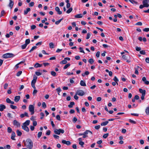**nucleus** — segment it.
Here are the masks:
<instances>
[{
  "label": "nucleus",
  "instance_id": "37",
  "mask_svg": "<svg viewBox=\"0 0 149 149\" xmlns=\"http://www.w3.org/2000/svg\"><path fill=\"white\" fill-rule=\"evenodd\" d=\"M37 78H36L35 79H33L31 81V84H34L36 82Z\"/></svg>",
  "mask_w": 149,
  "mask_h": 149
},
{
  "label": "nucleus",
  "instance_id": "62",
  "mask_svg": "<svg viewBox=\"0 0 149 149\" xmlns=\"http://www.w3.org/2000/svg\"><path fill=\"white\" fill-rule=\"evenodd\" d=\"M34 5V3L33 2H31L29 4V6L32 7Z\"/></svg>",
  "mask_w": 149,
  "mask_h": 149
},
{
  "label": "nucleus",
  "instance_id": "56",
  "mask_svg": "<svg viewBox=\"0 0 149 149\" xmlns=\"http://www.w3.org/2000/svg\"><path fill=\"white\" fill-rule=\"evenodd\" d=\"M42 107L44 108H45L46 107V103L45 102H43L42 103Z\"/></svg>",
  "mask_w": 149,
  "mask_h": 149
},
{
  "label": "nucleus",
  "instance_id": "10",
  "mask_svg": "<svg viewBox=\"0 0 149 149\" xmlns=\"http://www.w3.org/2000/svg\"><path fill=\"white\" fill-rule=\"evenodd\" d=\"M55 10L57 12L58 14L59 15H61L62 13V11H60V9L58 7H56L55 8Z\"/></svg>",
  "mask_w": 149,
  "mask_h": 149
},
{
  "label": "nucleus",
  "instance_id": "4",
  "mask_svg": "<svg viewBox=\"0 0 149 149\" xmlns=\"http://www.w3.org/2000/svg\"><path fill=\"white\" fill-rule=\"evenodd\" d=\"M122 57L123 59L126 60L127 62L130 63L131 62V61L129 59V58H130V57L129 56L124 55H123Z\"/></svg>",
  "mask_w": 149,
  "mask_h": 149
},
{
  "label": "nucleus",
  "instance_id": "16",
  "mask_svg": "<svg viewBox=\"0 0 149 149\" xmlns=\"http://www.w3.org/2000/svg\"><path fill=\"white\" fill-rule=\"evenodd\" d=\"M42 66V64H40L38 63H36L34 65V67L36 68L40 67Z\"/></svg>",
  "mask_w": 149,
  "mask_h": 149
},
{
  "label": "nucleus",
  "instance_id": "24",
  "mask_svg": "<svg viewBox=\"0 0 149 149\" xmlns=\"http://www.w3.org/2000/svg\"><path fill=\"white\" fill-rule=\"evenodd\" d=\"M74 102H71L70 104L68 105V107L70 108H72L73 105H74Z\"/></svg>",
  "mask_w": 149,
  "mask_h": 149
},
{
  "label": "nucleus",
  "instance_id": "29",
  "mask_svg": "<svg viewBox=\"0 0 149 149\" xmlns=\"http://www.w3.org/2000/svg\"><path fill=\"white\" fill-rule=\"evenodd\" d=\"M70 65V63H68L66 65H65V66L63 67V68L64 69H65L68 68L69 67Z\"/></svg>",
  "mask_w": 149,
  "mask_h": 149
},
{
  "label": "nucleus",
  "instance_id": "11",
  "mask_svg": "<svg viewBox=\"0 0 149 149\" xmlns=\"http://www.w3.org/2000/svg\"><path fill=\"white\" fill-rule=\"evenodd\" d=\"M25 116L29 117L28 113L26 112H25L24 113H22L20 115V117L21 118H23Z\"/></svg>",
  "mask_w": 149,
  "mask_h": 149
},
{
  "label": "nucleus",
  "instance_id": "58",
  "mask_svg": "<svg viewBox=\"0 0 149 149\" xmlns=\"http://www.w3.org/2000/svg\"><path fill=\"white\" fill-rule=\"evenodd\" d=\"M77 118L76 117H74V118L72 120V121L74 123H75L77 121Z\"/></svg>",
  "mask_w": 149,
  "mask_h": 149
},
{
  "label": "nucleus",
  "instance_id": "41",
  "mask_svg": "<svg viewBox=\"0 0 149 149\" xmlns=\"http://www.w3.org/2000/svg\"><path fill=\"white\" fill-rule=\"evenodd\" d=\"M27 45L25 44H24L21 45V48L22 49H24L26 48L27 46Z\"/></svg>",
  "mask_w": 149,
  "mask_h": 149
},
{
  "label": "nucleus",
  "instance_id": "55",
  "mask_svg": "<svg viewBox=\"0 0 149 149\" xmlns=\"http://www.w3.org/2000/svg\"><path fill=\"white\" fill-rule=\"evenodd\" d=\"M143 31L146 32L149 31V28H145L143 30Z\"/></svg>",
  "mask_w": 149,
  "mask_h": 149
},
{
  "label": "nucleus",
  "instance_id": "60",
  "mask_svg": "<svg viewBox=\"0 0 149 149\" xmlns=\"http://www.w3.org/2000/svg\"><path fill=\"white\" fill-rule=\"evenodd\" d=\"M31 29L33 30L36 28V26L35 25H32L31 26Z\"/></svg>",
  "mask_w": 149,
  "mask_h": 149
},
{
  "label": "nucleus",
  "instance_id": "1",
  "mask_svg": "<svg viewBox=\"0 0 149 149\" xmlns=\"http://www.w3.org/2000/svg\"><path fill=\"white\" fill-rule=\"evenodd\" d=\"M23 142H24L25 145L28 148L31 149L33 147V143L30 139H27L25 142L24 141Z\"/></svg>",
  "mask_w": 149,
  "mask_h": 149
},
{
  "label": "nucleus",
  "instance_id": "28",
  "mask_svg": "<svg viewBox=\"0 0 149 149\" xmlns=\"http://www.w3.org/2000/svg\"><path fill=\"white\" fill-rule=\"evenodd\" d=\"M67 63V61L66 60H65L64 59L62 60V61H61L60 62V63L61 64H66Z\"/></svg>",
  "mask_w": 149,
  "mask_h": 149
},
{
  "label": "nucleus",
  "instance_id": "8",
  "mask_svg": "<svg viewBox=\"0 0 149 149\" xmlns=\"http://www.w3.org/2000/svg\"><path fill=\"white\" fill-rule=\"evenodd\" d=\"M22 128L23 129L27 132H29V127L26 125H22Z\"/></svg>",
  "mask_w": 149,
  "mask_h": 149
},
{
  "label": "nucleus",
  "instance_id": "53",
  "mask_svg": "<svg viewBox=\"0 0 149 149\" xmlns=\"http://www.w3.org/2000/svg\"><path fill=\"white\" fill-rule=\"evenodd\" d=\"M79 49L80 50V52L85 54L84 51L83 50V49L81 47H80Z\"/></svg>",
  "mask_w": 149,
  "mask_h": 149
},
{
  "label": "nucleus",
  "instance_id": "30",
  "mask_svg": "<svg viewBox=\"0 0 149 149\" xmlns=\"http://www.w3.org/2000/svg\"><path fill=\"white\" fill-rule=\"evenodd\" d=\"M56 91L58 93V94L59 95H60V94H59V93L61 91V88L60 87H59L58 88H57L56 89Z\"/></svg>",
  "mask_w": 149,
  "mask_h": 149
},
{
  "label": "nucleus",
  "instance_id": "50",
  "mask_svg": "<svg viewBox=\"0 0 149 149\" xmlns=\"http://www.w3.org/2000/svg\"><path fill=\"white\" fill-rule=\"evenodd\" d=\"M11 101V100L8 98L6 99V102L8 103H10Z\"/></svg>",
  "mask_w": 149,
  "mask_h": 149
},
{
  "label": "nucleus",
  "instance_id": "33",
  "mask_svg": "<svg viewBox=\"0 0 149 149\" xmlns=\"http://www.w3.org/2000/svg\"><path fill=\"white\" fill-rule=\"evenodd\" d=\"M37 48V47L36 46H34L29 51V52L30 53H31L32 51H33L34 49H36Z\"/></svg>",
  "mask_w": 149,
  "mask_h": 149
},
{
  "label": "nucleus",
  "instance_id": "57",
  "mask_svg": "<svg viewBox=\"0 0 149 149\" xmlns=\"http://www.w3.org/2000/svg\"><path fill=\"white\" fill-rule=\"evenodd\" d=\"M129 121L132 123L135 124L136 123V122L135 121L131 119L129 120Z\"/></svg>",
  "mask_w": 149,
  "mask_h": 149
},
{
  "label": "nucleus",
  "instance_id": "39",
  "mask_svg": "<svg viewBox=\"0 0 149 149\" xmlns=\"http://www.w3.org/2000/svg\"><path fill=\"white\" fill-rule=\"evenodd\" d=\"M146 112L147 115H149V107L146 108Z\"/></svg>",
  "mask_w": 149,
  "mask_h": 149
},
{
  "label": "nucleus",
  "instance_id": "7",
  "mask_svg": "<svg viewBox=\"0 0 149 149\" xmlns=\"http://www.w3.org/2000/svg\"><path fill=\"white\" fill-rule=\"evenodd\" d=\"M9 1L10 2L8 4V6L10 7V8L11 9L13 6L14 2L12 0H9Z\"/></svg>",
  "mask_w": 149,
  "mask_h": 149
},
{
  "label": "nucleus",
  "instance_id": "63",
  "mask_svg": "<svg viewBox=\"0 0 149 149\" xmlns=\"http://www.w3.org/2000/svg\"><path fill=\"white\" fill-rule=\"evenodd\" d=\"M56 119L58 120H61V118L60 117V116L59 115H57L56 116Z\"/></svg>",
  "mask_w": 149,
  "mask_h": 149
},
{
  "label": "nucleus",
  "instance_id": "32",
  "mask_svg": "<svg viewBox=\"0 0 149 149\" xmlns=\"http://www.w3.org/2000/svg\"><path fill=\"white\" fill-rule=\"evenodd\" d=\"M113 80L118 85V80L116 76H115L114 77V78H113Z\"/></svg>",
  "mask_w": 149,
  "mask_h": 149
},
{
  "label": "nucleus",
  "instance_id": "12",
  "mask_svg": "<svg viewBox=\"0 0 149 149\" xmlns=\"http://www.w3.org/2000/svg\"><path fill=\"white\" fill-rule=\"evenodd\" d=\"M139 92L142 94V95H145L146 91L145 90H143L141 88H139Z\"/></svg>",
  "mask_w": 149,
  "mask_h": 149
},
{
  "label": "nucleus",
  "instance_id": "34",
  "mask_svg": "<svg viewBox=\"0 0 149 149\" xmlns=\"http://www.w3.org/2000/svg\"><path fill=\"white\" fill-rule=\"evenodd\" d=\"M72 8H70L66 11V13L68 14L69 13L72 12Z\"/></svg>",
  "mask_w": 149,
  "mask_h": 149
},
{
  "label": "nucleus",
  "instance_id": "40",
  "mask_svg": "<svg viewBox=\"0 0 149 149\" xmlns=\"http://www.w3.org/2000/svg\"><path fill=\"white\" fill-rule=\"evenodd\" d=\"M51 74L54 76H55L56 75V72L54 71H52L51 72Z\"/></svg>",
  "mask_w": 149,
  "mask_h": 149
},
{
  "label": "nucleus",
  "instance_id": "49",
  "mask_svg": "<svg viewBox=\"0 0 149 149\" xmlns=\"http://www.w3.org/2000/svg\"><path fill=\"white\" fill-rule=\"evenodd\" d=\"M40 115L41 116L40 117V119H42L44 117V114L43 112H41L40 113Z\"/></svg>",
  "mask_w": 149,
  "mask_h": 149
},
{
  "label": "nucleus",
  "instance_id": "45",
  "mask_svg": "<svg viewBox=\"0 0 149 149\" xmlns=\"http://www.w3.org/2000/svg\"><path fill=\"white\" fill-rule=\"evenodd\" d=\"M140 54L143 55H145L146 54V52L144 50H142L140 51Z\"/></svg>",
  "mask_w": 149,
  "mask_h": 149
},
{
  "label": "nucleus",
  "instance_id": "27",
  "mask_svg": "<svg viewBox=\"0 0 149 149\" xmlns=\"http://www.w3.org/2000/svg\"><path fill=\"white\" fill-rule=\"evenodd\" d=\"M108 123H109L108 121H106L105 122L102 123L101 124V125L102 126L106 125L108 124Z\"/></svg>",
  "mask_w": 149,
  "mask_h": 149
},
{
  "label": "nucleus",
  "instance_id": "64",
  "mask_svg": "<svg viewBox=\"0 0 149 149\" xmlns=\"http://www.w3.org/2000/svg\"><path fill=\"white\" fill-rule=\"evenodd\" d=\"M5 11L4 10L1 11V17L5 13Z\"/></svg>",
  "mask_w": 149,
  "mask_h": 149
},
{
  "label": "nucleus",
  "instance_id": "38",
  "mask_svg": "<svg viewBox=\"0 0 149 149\" xmlns=\"http://www.w3.org/2000/svg\"><path fill=\"white\" fill-rule=\"evenodd\" d=\"M129 1L130 2H131L133 4L134 3L136 4H138L137 2L136 1H135L134 0H129Z\"/></svg>",
  "mask_w": 149,
  "mask_h": 149
},
{
  "label": "nucleus",
  "instance_id": "51",
  "mask_svg": "<svg viewBox=\"0 0 149 149\" xmlns=\"http://www.w3.org/2000/svg\"><path fill=\"white\" fill-rule=\"evenodd\" d=\"M4 148L5 149L6 148L7 149H10V145H6V146H5L4 147Z\"/></svg>",
  "mask_w": 149,
  "mask_h": 149
},
{
  "label": "nucleus",
  "instance_id": "22",
  "mask_svg": "<svg viewBox=\"0 0 149 149\" xmlns=\"http://www.w3.org/2000/svg\"><path fill=\"white\" fill-rule=\"evenodd\" d=\"M16 132L17 136H20L22 135V132L20 131H19V130H17Z\"/></svg>",
  "mask_w": 149,
  "mask_h": 149
},
{
  "label": "nucleus",
  "instance_id": "48",
  "mask_svg": "<svg viewBox=\"0 0 149 149\" xmlns=\"http://www.w3.org/2000/svg\"><path fill=\"white\" fill-rule=\"evenodd\" d=\"M91 35L90 33H88L87 34V36L86 37V39H89Z\"/></svg>",
  "mask_w": 149,
  "mask_h": 149
},
{
  "label": "nucleus",
  "instance_id": "3",
  "mask_svg": "<svg viewBox=\"0 0 149 149\" xmlns=\"http://www.w3.org/2000/svg\"><path fill=\"white\" fill-rule=\"evenodd\" d=\"M54 133L57 134L59 135L61 133L63 134L64 132V130L62 129H55L54 130Z\"/></svg>",
  "mask_w": 149,
  "mask_h": 149
},
{
  "label": "nucleus",
  "instance_id": "47",
  "mask_svg": "<svg viewBox=\"0 0 149 149\" xmlns=\"http://www.w3.org/2000/svg\"><path fill=\"white\" fill-rule=\"evenodd\" d=\"M22 73V71H19L17 72V74L16 75L17 76L19 77V76Z\"/></svg>",
  "mask_w": 149,
  "mask_h": 149
},
{
  "label": "nucleus",
  "instance_id": "35",
  "mask_svg": "<svg viewBox=\"0 0 149 149\" xmlns=\"http://www.w3.org/2000/svg\"><path fill=\"white\" fill-rule=\"evenodd\" d=\"M7 132L9 133H10L11 132H12V129L10 127H8Z\"/></svg>",
  "mask_w": 149,
  "mask_h": 149
},
{
  "label": "nucleus",
  "instance_id": "31",
  "mask_svg": "<svg viewBox=\"0 0 149 149\" xmlns=\"http://www.w3.org/2000/svg\"><path fill=\"white\" fill-rule=\"evenodd\" d=\"M30 43V40L29 39H27L25 41V44L27 45Z\"/></svg>",
  "mask_w": 149,
  "mask_h": 149
},
{
  "label": "nucleus",
  "instance_id": "2",
  "mask_svg": "<svg viewBox=\"0 0 149 149\" xmlns=\"http://www.w3.org/2000/svg\"><path fill=\"white\" fill-rule=\"evenodd\" d=\"M14 55L11 53H7L4 54L2 56V57L5 58H10L13 57Z\"/></svg>",
  "mask_w": 149,
  "mask_h": 149
},
{
  "label": "nucleus",
  "instance_id": "26",
  "mask_svg": "<svg viewBox=\"0 0 149 149\" xmlns=\"http://www.w3.org/2000/svg\"><path fill=\"white\" fill-rule=\"evenodd\" d=\"M49 46L51 48H54V44L52 42L49 43Z\"/></svg>",
  "mask_w": 149,
  "mask_h": 149
},
{
  "label": "nucleus",
  "instance_id": "61",
  "mask_svg": "<svg viewBox=\"0 0 149 149\" xmlns=\"http://www.w3.org/2000/svg\"><path fill=\"white\" fill-rule=\"evenodd\" d=\"M42 42L40 41L36 43V46L40 45H42Z\"/></svg>",
  "mask_w": 149,
  "mask_h": 149
},
{
  "label": "nucleus",
  "instance_id": "59",
  "mask_svg": "<svg viewBox=\"0 0 149 149\" xmlns=\"http://www.w3.org/2000/svg\"><path fill=\"white\" fill-rule=\"evenodd\" d=\"M100 55V52L99 51L97 52L96 54V56L97 57H99Z\"/></svg>",
  "mask_w": 149,
  "mask_h": 149
},
{
  "label": "nucleus",
  "instance_id": "14",
  "mask_svg": "<svg viewBox=\"0 0 149 149\" xmlns=\"http://www.w3.org/2000/svg\"><path fill=\"white\" fill-rule=\"evenodd\" d=\"M15 132L13 131H12V133L11 136V139L13 140H15Z\"/></svg>",
  "mask_w": 149,
  "mask_h": 149
},
{
  "label": "nucleus",
  "instance_id": "23",
  "mask_svg": "<svg viewBox=\"0 0 149 149\" xmlns=\"http://www.w3.org/2000/svg\"><path fill=\"white\" fill-rule=\"evenodd\" d=\"M88 133H91V134H92V133L91 131H90L89 130H86V131L84 133V135L85 134V135H86Z\"/></svg>",
  "mask_w": 149,
  "mask_h": 149
},
{
  "label": "nucleus",
  "instance_id": "17",
  "mask_svg": "<svg viewBox=\"0 0 149 149\" xmlns=\"http://www.w3.org/2000/svg\"><path fill=\"white\" fill-rule=\"evenodd\" d=\"M31 10V9L30 8H27L26 10H24V14L26 15Z\"/></svg>",
  "mask_w": 149,
  "mask_h": 149
},
{
  "label": "nucleus",
  "instance_id": "21",
  "mask_svg": "<svg viewBox=\"0 0 149 149\" xmlns=\"http://www.w3.org/2000/svg\"><path fill=\"white\" fill-rule=\"evenodd\" d=\"M149 2V0H143L142 3L143 4H147L148 5V7L149 6V4L148 3Z\"/></svg>",
  "mask_w": 149,
  "mask_h": 149
},
{
  "label": "nucleus",
  "instance_id": "19",
  "mask_svg": "<svg viewBox=\"0 0 149 149\" xmlns=\"http://www.w3.org/2000/svg\"><path fill=\"white\" fill-rule=\"evenodd\" d=\"M80 84L81 86H86L85 81L83 80L81 81Z\"/></svg>",
  "mask_w": 149,
  "mask_h": 149
},
{
  "label": "nucleus",
  "instance_id": "20",
  "mask_svg": "<svg viewBox=\"0 0 149 149\" xmlns=\"http://www.w3.org/2000/svg\"><path fill=\"white\" fill-rule=\"evenodd\" d=\"M30 122V121L29 120H27L22 125H26V126H28L29 125Z\"/></svg>",
  "mask_w": 149,
  "mask_h": 149
},
{
  "label": "nucleus",
  "instance_id": "25",
  "mask_svg": "<svg viewBox=\"0 0 149 149\" xmlns=\"http://www.w3.org/2000/svg\"><path fill=\"white\" fill-rule=\"evenodd\" d=\"M75 17L77 18H81L82 17V15L81 14H77L75 16Z\"/></svg>",
  "mask_w": 149,
  "mask_h": 149
},
{
  "label": "nucleus",
  "instance_id": "9",
  "mask_svg": "<svg viewBox=\"0 0 149 149\" xmlns=\"http://www.w3.org/2000/svg\"><path fill=\"white\" fill-rule=\"evenodd\" d=\"M13 124L14 125L16 126L17 127H19L20 126V123L15 120L13 121Z\"/></svg>",
  "mask_w": 149,
  "mask_h": 149
},
{
  "label": "nucleus",
  "instance_id": "54",
  "mask_svg": "<svg viewBox=\"0 0 149 149\" xmlns=\"http://www.w3.org/2000/svg\"><path fill=\"white\" fill-rule=\"evenodd\" d=\"M108 135L109 134L108 133L105 134L103 135V137L105 139L107 137V136H108Z\"/></svg>",
  "mask_w": 149,
  "mask_h": 149
},
{
  "label": "nucleus",
  "instance_id": "5",
  "mask_svg": "<svg viewBox=\"0 0 149 149\" xmlns=\"http://www.w3.org/2000/svg\"><path fill=\"white\" fill-rule=\"evenodd\" d=\"M29 110L31 112V115L33 114L34 113V106L32 105H30L29 106Z\"/></svg>",
  "mask_w": 149,
  "mask_h": 149
},
{
  "label": "nucleus",
  "instance_id": "43",
  "mask_svg": "<svg viewBox=\"0 0 149 149\" xmlns=\"http://www.w3.org/2000/svg\"><path fill=\"white\" fill-rule=\"evenodd\" d=\"M42 134V133L41 132H39L38 134V138H40Z\"/></svg>",
  "mask_w": 149,
  "mask_h": 149
},
{
  "label": "nucleus",
  "instance_id": "15",
  "mask_svg": "<svg viewBox=\"0 0 149 149\" xmlns=\"http://www.w3.org/2000/svg\"><path fill=\"white\" fill-rule=\"evenodd\" d=\"M20 96H16L15 97L14 101L16 102H18L20 99Z\"/></svg>",
  "mask_w": 149,
  "mask_h": 149
},
{
  "label": "nucleus",
  "instance_id": "6",
  "mask_svg": "<svg viewBox=\"0 0 149 149\" xmlns=\"http://www.w3.org/2000/svg\"><path fill=\"white\" fill-rule=\"evenodd\" d=\"M76 95H78L82 96L85 94L84 92L81 90H78L76 92Z\"/></svg>",
  "mask_w": 149,
  "mask_h": 149
},
{
  "label": "nucleus",
  "instance_id": "44",
  "mask_svg": "<svg viewBox=\"0 0 149 149\" xmlns=\"http://www.w3.org/2000/svg\"><path fill=\"white\" fill-rule=\"evenodd\" d=\"M136 50V51H140L141 49V48L140 47H138L136 46L135 47Z\"/></svg>",
  "mask_w": 149,
  "mask_h": 149
},
{
  "label": "nucleus",
  "instance_id": "18",
  "mask_svg": "<svg viewBox=\"0 0 149 149\" xmlns=\"http://www.w3.org/2000/svg\"><path fill=\"white\" fill-rule=\"evenodd\" d=\"M144 7H148V5L147 4H143V5H141L139 6V8L140 9H142Z\"/></svg>",
  "mask_w": 149,
  "mask_h": 149
},
{
  "label": "nucleus",
  "instance_id": "52",
  "mask_svg": "<svg viewBox=\"0 0 149 149\" xmlns=\"http://www.w3.org/2000/svg\"><path fill=\"white\" fill-rule=\"evenodd\" d=\"M36 75L37 76H40L42 74V73L39 72H35Z\"/></svg>",
  "mask_w": 149,
  "mask_h": 149
},
{
  "label": "nucleus",
  "instance_id": "42",
  "mask_svg": "<svg viewBox=\"0 0 149 149\" xmlns=\"http://www.w3.org/2000/svg\"><path fill=\"white\" fill-rule=\"evenodd\" d=\"M10 107L12 109H15L17 108V107L16 106H14L12 104L10 105Z\"/></svg>",
  "mask_w": 149,
  "mask_h": 149
},
{
  "label": "nucleus",
  "instance_id": "13",
  "mask_svg": "<svg viewBox=\"0 0 149 149\" xmlns=\"http://www.w3.org/2000/svg\"><path fill=\"white\" fill-rule=\"evenodd\" d=\"M6 108V107L5 105L3 104L0 105V111H3L4 109Z\"/></svg>",
  "mask_w": 149,
  "mask_h": 149
},
{
  "label": "nucleus",
  "instance_id": "36",
  "mask_svg": "<svg viewBox=\"0 0 149 149\" xmlns=\"http://www.w3.org/2000/svg\"><path fill=\"white\" fill-rule=\"evenodd\" d=\"M94 60L92 58H90L88 60V62L91 64H92L94 62Z\"/></svg>",
  "mask_w": 149,
  "mask_h": 149
},
{
  "label": "nucleus",
  "instance_id": "46",
  "mask_svg": "<svg viewBox=\"0 0 149 149\" xmlns=\"http://www.w3.org/2000/svg\"><path fill=\"white\" fill-rule=\"evenodd\" d=\"M53 136L54 138H55V139H59V136L58 135H57L56 134H54Z\"/></svg>",
  "mask_w": 149,
  "mask_h": 149
}]
</instances>
